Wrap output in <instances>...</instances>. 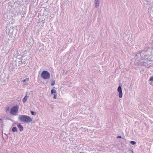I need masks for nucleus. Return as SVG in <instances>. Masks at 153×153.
I'll return each mask as SVG.
<instances>
[{"label":"nucleus","mask_w":153,"mask_h":153,"mask_svg":"<svg viewBox=\"0 0 153 153\" xmlns=\"http://www.w3.org/2000/svg\"><path fill=\"white\" fill-rule=\"evenodd\" d=\"M17 126L19 128V131H23V127L20 124L18 123L17 124Z\"/></svg>","instance_id":"nucleus-7"},{"label":"nucleus","mask_w":153,"mask_h":153,"mask_svg":"<svg viewBox=\"0 0 153 153\" xmlns=\"http://www.w3.org/2000/svg\"><path fill=\"white\" fill-rule=\"evenodd\" d=\"M29 79L28 78H26L22 80V82L24 83V85H26L28 84L29 82Z\"/></svg>","instance_id":"nucleus-6"},{"label":"nucleus","mask_w":153,"mask_h":153,"mask_svg":"<svg viewBox=\"0 0 153 153\" xmlns=\"http://www.w3.org/2000/svg\"><path fill=\"white\" fill-rule=\"evenodd\" d=\"M55 84V81L54 80H52L51 83V86H53Z\"/></svg>","instance_id":"nucleus-15"},{"label":"nucleus","mask_w":153,"mask_h":153,"mask_svg":"<svg viewBox=\"0 0 153 153\" xmlns=\"http://www.w3.org/2000/svg\"><path fill=\"white\" fill-rule=\"evenodd\" d=\"M12 131L13 132H17V129L16 127H14L12 129Z\"/></svg>","instance_id":"nucleus-11"},{"label":"nucleus","mask_w":153,"mask_h":153,"mask_svg":"<svg viewBox=\"0 0 153 153\" xmlns=\"http://www.w3.org/2000/svg\"><path fill=\"white\" fill-rule=\"evenodd\" d=\"M28 97L27 95L25 96L22 100V101L23 103H25L26 102Z\"/></svg>","instance_id":"nucleus-9"},{"label":"nucleus","mask_w":153,"mask_h":153,"mask_svg":"<svg viewBox=\"0 0 153 153\" xmlns=\"http://www.w3.org/2000/svg\"><path fill=\"white\" fill-rule=\"evenodd\" d=\"M30 112L31 114L33 115H35L36 114V113L33 111H30Z\"/></svg>","instance_id":"nucleus-14"},{"label":"nucleus","mask_w":153,"mask_h":153,"mask_svg":"<svg viewBox=\"0 0 153 153\" xmlns=\"http://www.w3.org/2000/svg\"><path fill=\"white\" fill-rule=\"evenodd\" d=\"M117 91L119 93V97L121 98L122 97L123 93L121 87L119 86L117 88Z\"/></svg>","instance_id":"nucleus-5"},{"label":"nucleus","mask_w":153,"mask_h":153,"mask_svg":"<svg viewBox=\"0 0 153 153\" xmlns=\"http://www.w3.org/2000/svg\"><path fill=\"white\" fill-rule=\"evenodd\" d=\"M143 65H144L146 67H149L150 66L149 64L146 63L145 62L143 63Z\"/></svg>","instance_id":"nucleus-12"},{"label":"nucleus","mask_w":153,"mask_h":153,"mask_svg":"<svg viewBox=\"0 0 153 153\" xmlns=\"http://www.w3.org/2000/svg\"><path fill=\"white\" fill-rule=\"evenodd\" d=\"M149 50V49L148 48H145L143 50H140L138 53L136 52V57H139L140 56L141 59H143L146 58L148 56L150 55V54L148 53Z\"/></svg>","instance_id":"nucleus-1"},{"label":"nucleus","mask_w":153,"mask_h":153,"mask_svg":"<svg viewBox=\"0 0 153 153\" xmlns=\"http://www.w3.org/2000/svg\"><path fill=\"white\" fill-rule=\"evenodd\" d=\"M18 119L20 122L25 123H29L32 121V119L31 117L25 115H19Z\"/></svg>","instance_id":"nucleus-2"},{"label":"nucleus","mask_w":153,"mask_h":153,"mask_svg":"<svg viewBox=\"0 0 153 153\" xmlns=\"http://www.w3.org/2000/svg\"><path fill=\"white\" fill-rule=\"evenodd\" d=\"M149 81H153V76L150 78Z\"/></svg>","instance_id":"nucleus-17"},{"label":"nucleus","mask_w":153,"mask_h":153,"mask_svg":"<svg viewBox=\"0 0 153 153\" xmlns=\"http://www.w3.org/2000/svg\"><path fill=\"white\" fill-rule=\"evenodd\" d=\"M20 55L18 53V52L16 51L15 52V55L14 56L16 58H18V56H19Z\"/></svg>","instance_id":"nucleus-10"},{"label":"nucleus","mask_w":153,"mask_h":153,"mask_svg":"<svg viewBox=\"0 0 153 153\" xmlns=\"http://www.w3.org/2000/svg\"><path fill=\"white\" fill-rule=\"evenodd\" d=\"M100 0H95V7H97L99 5Z\"/></svg>","instance_id":"nucleus-8"},{"label":"nucleus","mask_w":153,"mask_h":153,"mask_svg":"<svg viewBox=\"0 0 153 153\" xmlns=\"http://www.w3.org/2000/svg\"><path fill=\"white\" fill-rule=\"evenodd\" d=\"M122 137L120 136H118L117 137V138H121Z\"/></svg>","instance_id":"nucleus-19"},{"label":"nucleus","mask_w":153,"mask_h":153,"mask_svg":"<svg viewBox=\"0 0 153 153\" xmlns=\"http://www.w3.org/2000/svg\"><path fill=\"white\" fill-rule=\"evenodd\" d=\"M22 63H24V62H22V61H19V64H22Z\"/></svg>","instance_id":"nucleus-20"},{"label":"nucleus","mask_w":153,"mask_h":153,"mask_svg":"<svg viewBox=\"0 0 153 153\" xmlns=\"http://www.w3.org/2000/svg\"><path fill=\"white\" fill-rule=\"evenodd\" d=\"M56 91L55 90L52 89L51 90V94H53L55 93H56Z\"/></svg>","instance_id":"nucleus-13"},{"label":"nucleus","mask_w":153,"mask_h":153,"mask_svg":"<svg viewBox=\"0 0 153 153\" xmlns=\"http://www.w3.org/2000/svg\"><path fill=\"white\" fill-rule=\"evenodd\" d=\"M41 77L44 79H49L50 77V75L49 72L46 71H42L41 74Z\"/></svg>","instance_id":"nucleus-4"},{"label":"nucleus","mask_w":153,"mask_h":153,"mask_svg":"<svg viewBox=\"0 0 153 153\" xmlns=\"http://www.w3.org/2000/svg\"><path fill=\"white\" fill-rule=\"evenodd\" d=\"M27 93H26V95H27Z\"/></svg>","instance_id":"nucleus-21"},{"label":"nucleus","mask_w":153,"mask_h":153,"mask_svg":"<svg viewBox=\"0 0 153 153\" xmlns=\"http://www.w3.org/2000/svg\"><path fill=\"white\" fill-rule=\"evenodd\" d=\"M130 143L132 145H134L136 144V142L134 141H131Z\"/></svg>","instance_id":"nucleus-16"},{"label":"nucleus","mask_w":153,"mask_h":153,"mask_svg":"<svg viewBox=\"0 0 153 153\" xmlns=\"http://www.w3.org/2000/svg\"><path fill=\"white\" fill-rule=\"evenodd\" d=\"M19 108V105L13 106L10 109V114L13 115H17Z\"/></svg>","instance_id":"nucleus-3"},{"label":"nucleus","mask_w":153,"mask_h":153,"mask_svg":"<svg viewBox=\"0 0 153 153\" xmlns=\"http://www.w3.org/2000/svg\"><path fill=\"white\" fill-rule=\"evenodd\" d=\"M53 98L54 99H56V94H54V97H53Z\"/></svg>","instance_id":"nucleus-18"}]
</instances>
